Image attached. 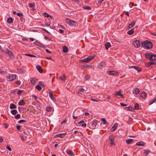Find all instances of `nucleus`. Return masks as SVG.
I'll return each instance as SVG.
<instances>
[{"label":"nucleus","mask_w":156,"mask_h":156,"mask_svg":"<svg viewBox=\"0 0 156 156\" xmlns=\"http://www.w3.org/2000/svg\"><path fill=\"white\" fill-rule=\"evenodd\" d=\"M142 47L145 48L150 49L151 48L152 44L151 42L149 41H144L142 42Z\"/></svg>","instance_id":"obj_1"},{"label":"nucleus","mask_w":156,"mask_h":156,"mask_svg":"<svg viewBox=\"0 0 156 156\" xmlns=\"http://www.w3.org/2000/svg\"><path fill=\"white\" fill-rule=\"evenodd\" d=\"M66 21L68 24L70 26H74L77 23L76 21L68 18H66Z\"/></svg>","instance_id":"obj_2"},{"label":"nucleus","mask_w":156,"mask_h":156,"mask_svg":"<svg viewBox=\"0 0 156 156\" xmlns=\"http://www.w3.org/2000/svg\"><path fill=\"white\" fill-rule=\"evenodd\" d=\"M115 136L113 135H110L109 136V139L110 141V145L111 146L115 145Z\"/></svg>","instance_id":"obj_3"},{"label":"nucleus","mask_w":156,"mask_h":156,"mask_svg":"<svg viewBox=\"0 0 156 156\" xmlns=\"http://www.w3.org/2000/svg\"><path fill=\"white\" fill-rule=\"evenodd\" d=\"M133 45L136 48H138L140 46V42L139 40H136L133 41Z\"/></svg>","instance_id":"obj_4"},{"label":"nucleus","mask_w":156,"mask_h":156,"mask_svg":"<svg viewBox=\"0 0 156 156\" xmlns=\"http://www.w3.org/2000/svg\"><path fill=\"white\" fill-rule=\"evenodd\" d=\"M94 58L93 56H89L88 57L86 58L85 59H83L82 60H80V61L81 62H88L90 61L91 60H92V59H94Z\"/></svg>","instance_id":"obj_5"},{"label":"nucleus","mask_w":156,"mask_h":156,"mask_svg":"<svg viewBox=\"0 0 156 156\" xmlns=\"http://www.w3.org/2000/svg\"><path fill=\"white\" fill-rule=\"evenodd\" d=\"M107 73L109 75L114 76H118L119 73L116 71L111 70L108 71H107Z\"/></svg>","instance_id":"obj_6"},{"label":"nucleus","mask_w":156,"mask_h":156,"mask_svg":"<svg viewBox=\"0 0 156 156\" xmlns=\"http://www.w3.org/2000/svg\"><path fill=\"white\" fill-rule=\"evenodd\" d=\"M106 63L105 62H100L98 65V68L100 69H102L106 66Z\"/></svg>","instance_id":"obj_7"},{"label":"nucleus","mask_w":156,"mask_h":156,"mask_svg":"<svg viewBox=\"0 0 156 156\" xmlns=\"http://www.w3.org/2000/svg\"><path fill=\"white\" fill-rule=\"evenodd\" d=\"M16 78V75L11 74L7 77V79L9 81H11Z\"/></svg>","instance_id":"obj_8"},{"label":"nucleus","mask_w":156,"mask_h":156,"mask_svg":"<svg viewBox=\"0 0 156 156\" xmlns=\"http://www.w3.org/2000/svg\"><path fill=\"white\" fill-rule=\"evenodd\" d=\"M6 52L7 54L8 55L9 57L11 58V59H13L14 58V57L12 53L10 51H9L7 48L6 50Z\"/></svg>","instance_id":"obj_9"},{"label":"nucleus","mask_w":156,"mask_h":156,"mask_svg":"<svg viewBox=\"0 0 156 156\" xmlns=\"http://www.w3.org/2000/svg\"><path fill=\"white\" fill-rule=\"evenodd\" d=\"M140 95L142 98H145L147 96V93L145 92L142 91L140 94Z\"/></svg>","instance_id":"obj_10"},{"label":"nucleus","mask_w":156,"mask_h":156,"mask_svg":"<svg viewBox=\"0 0 156 156\" xmlns=\"http://www.w3.org/2000/svg\"><path fill=\"white\" fill-rule=\"evenodd\" d=\"M38 80L35 78H33L30 79V82L31 84L34 85L37 82Z\"/></svg>","instance_id":"obj_11"},{"label":"nucleus","mask_w":156,"mask_h":156,"mask_svg":"<svg viewBox=\"0 0 156 156\" xmlns=\"http://www.w3.org/2000/svg\"><path fill=\"white\" fill-rule=\"evenodd\" d=\"M136 23V21L134 20L133 21L130 23L129 24V25L128 26V28H130L133 27L135 24Z\"/></svg>","instance_id":"obj_12"},{"label":"nucleus","mask_w":156,"mask_h":156,"mask_svg":"<svg viewBox=\"0 0 156 156\" xmlns=\"http://www.w3.org/2000/svg\"><path fill=\"white\" fill-rule=\"evenodd\" d=\"M66 133H60L59 134H58L57 135H55L56 137H60V138H62L65 135H66Z\"/></svg>","instance_id":"obj_13"},{"label":"nucleus","mask_w":156,"mask_h":156,"mask_svg":"<svg viewBox=\"0 0 156 156\" xmlns=\"http://www.w3.org/2000/svg\"><path fill=\"white\" fill-rule=\"evenodd\" d=\"M140 92L139 89L137 88H135L133 90V93L136 94H138Z\"/></svg>","instance_id":"obj_14"},{"label":"nucleus","mask_w":156,"mask_h":156,"mask_svg":"<svg viewBox=\"0 0 156 156\" xmlns=\"http://www.w3.org/2000/svg\"><path fill=\"white\" fill-rule=\"evenodd\" d=\"M156 64L155 62H150L147 63L146 64V66L147 67H149L151 66L152 65H155Z\"/></svg>","instance_id":"obj_15"},{"label":"nucleus","mask_w":156,"mask_h":156,"mask_svg":"<svg viewBox=\"0 0 156 156\" xmlns=\"http://www.w3.org/2000/svg\"><path fill=\"white\" fill-rule=\"evenodd\" d=\"M25 104V102L22 100H20L18 102V105L20 106H24Z\"/></svg>","instance_id":"obj_16"},{"label":"nucleus","mask_w":156,"mask_h":156,"mask_svg":"<svg viewBox=\"0 0 156 156\" xmlns=\"http://www.w3.org/2000/svg\"><path fill=\"white\" fill-rule=\"evenodd\" d=\"M105 48L107 50H108L109 48L111 47V45L110 43L107 42L105 44Z\"/></svg>","instance_id":"obj_17"},{"label":"nucleus","mask_w":156,"mask_h":156,"mask_svg":"<svg viewBox=\"0 0 156 156\" xmlns=\"http://www.w3.org/2000/svg\"><path fill=\"white\" fill-rule=\"evenodd\" d=\"M152 54L151 53L149 54L148 53H146L145 54L146 57L150 60V58H151V55Z\"/></svg>","instance_id":"obj_18"},{"label":"nucleus","mask_w":156,"mask_h":156,"mask_svg":"<svg viewBox=\"0 0 156 156\" xmlns=\"http://www.w3.org/2000/svg\"><path fill=\"white\" fill-rule=\"evenodd\" d=\"M66 152L69 155H70L71 156H74V154L71 151L69 150H68L66 151Z\"/></svg>","instance_id":"obj_19"},{"label":"nucleus","mask_w":156,"mask_h":156,"mask_svg":"<svg viewBox=\"0 0 156 156\" xmlns=\"http://www.w3.org/2000/svg\"><path fill=\"white\" fill-rule=\"evenodd\" d=\"M36 45L41 48H43L44 46L39 42L36 41L34 43Z\"/></svg>","instance_id":"obj_20"},{"label":"nucleus","mask_w":156,"mask_h":156,"mask_svg":"<svg viewBox=\"0 0 156 156\" xmlns=\"http://www.w3.org/2000/svg\"><path fill=\"white\" fill-rule=\"evenodd\" d=\"M136 145L137 146H143L145 145V144L143 142H139L136 143Z\"/></svg>","instance_id":"obj_21"},{"label":"nucleus","mask_w":156,"mask_h":156,"mask_svg":"<svg viewBox=\"0 0 156 156\" xmlns=\"http://www.w3.org/2000/svg\"><path fill=\"white\" fill-rule=\"evenodd\" d=\"M115 95H117V96H119L122 98H124L123 95L121 93V92L120 91L116 92H115Z\"/></svg>","instance_id":"obj_22"},{"label":"nucleus","mask_w":156,"mask_h":156,"mask_svg":"<svg viewBox=\"0 0 156 156\" xmlns=\"http://www.w3.org/2000/svg\"><path fill=\"white\" fill-rule=\"evenodd\" d=\"M98 122L97 121H95L93 122L92 124V127L93 128H95V127L97 125Z\"/></svg>","instance_id":"obj_23"},{"label":"nucleus","mask_w":156,"mask_h":156,"mask_svg":"<svg viewBox=\"0 0 156 156\" xmlns=\"http://www.w3.org/2000/svg\"><path fill=\"white\" fill-rule=\"evenodd\" d=\"M118 126V123H115L114 124L113 126H112V127L111 129L112 130V131H114L115 130V129Z\"/></svg>","instance_id":"obj_24"},{"label":"nucleus","mask_w":156,"mask_h":156,"mask_svg":"<svg viewBox=\"0 0 156 156\" xmlns=\"http://www.w3.org/2000/svg\"><path fill=\"white\" fill-rule=\"evenodd\" d=\"M41 66L39 65L36 66V68L38 71L40 73H42L43 71V70L41 68Z\"/></svg>","instance_id":"obj_25"},{"label":"nucleus","mask_w":156,"mask_h":156,"mask_svg":"<svg viewBox=\"0 0 156 156\" xmlns=\"http://www.w3.org/2000/svg\"><path fill=\"white\" fill-rule=\"evenodd\" d=\"M156 59V55L154 54H152L151 55V58L150 60L151 61L154 60Z\"/></svg>","instance_id":"obj_26"},{"label":"nucleus","mask_w":156,"mask_h":156,"mask_svg":"<svg viewBox=\"0 0 156 156\" xmlns=\"http://www.w3.org/2000/svg\"><path fill=\"white\" fill-rule=\"evenodd\" d=\"M63 51L64 53H66V52H68V48L66 46H64L63 47Z\"/></svg>","instance_id":"obj_27"},{"label":"nucleus","mask_w":156,"mask_h":156,"mask_svg":"<svg viewBox=\"0 0 156 156\" xmlns=\"http://www.w3.org/2000/svg\"><path fill=\"white\" fill-rule=\"evenodd\" d=\"M16 108V105L13 103H12L10 105V108L11 109H13L14 108Z\"/></svg>","instance_id":"obj_28"},{"label":"nucleus","mask_w":156,"mask_h":156,"mask_svg":"<svg viewBox=\"0 0 156 156\" xmlns=\"http://www.w3.org/2000/svg\"><path fill=\"white\" fill-rule=\"evenodd\" d=\"M52 110V107L50 106H47L46 107V110L48 112H50Z\"/></svg>","instance_id":"obj_29"},{"label":"nucleus","mask_w":156,"mask_h":156,"mask_svg":"<svg viewBox=\"0 0 156 156\" xmlns=\"http://www.w3.org/2000/svg\"><path fill=\"white\" fill-rule=\"evenodd\" d=\"M134 29H132L128 31L127 32V34L129 35H132L134 33Z\"/></svg>","instance_id":"obj_30"},{"label":"nucleus","mask_w":156,"mask_h":156,"mask_svg":"<svg viewBox=\"0 0 156 156\" xmlns=\"http://www.w3.org/2000/svg\"><path fill=\"white\" fill-rule=\"evenodd\" d=\"M13 21L12 18V17H9L7 19V22L8 23H11Z\"/></svg>","instance_id":"obj_31"},{"label":"nucleus","mask_w":156,"mask_h":156,"mask_svg":"<svg viewBox=\"0 0 156 156\" xmlns=\"http://www.w3.org/2000/svg\"><path fill=\"white\" fill-rule=\"evenodd\" d=\"M82 8L83 9L86 10H91V8L89 6H83Z\"/></svg>","instance_id":"obj_32"},{"label":"nucleus","mask_w":156,"mask_h":156,"mask_svg":"<svg viewBox=\"0 0 156 156\" xmlns=\"http://www.w3.org/2000/svg\"><path fill=\"white\" fill-rule=\"evenodd\" d=\"M16 15L20 17V20H21V19L23 18V15L22 13L20 12H18L17 13Z\"/></svg>","instance_id":"obj_33"},{"label":"nucleus","mask_w":156,"mask_h":156,"mask_svg":"<svg viewBox=\"0 0 156 156\" xmlns=\"http://www.w3.org/2000/svg\"><path fill=\"white\" fill-rule=\"evenodd\" d=\"M11 112L13 115H16L17 112V110L16 109L12 110L11 111Z\"/></svg>","instance_id":"obj_34"},{"label":"nucleus","mask_w":156,"mask_h":156,"mask_svg":"<svg viewBox=\"0 0 156 156\" xmlns=\"http://www.w3.org/2000/svg\"><path fill=\"white\" fill-rule=\"evenodd\" d=\"M133 140L132 139H129L126 140V143L127 144H129L131 143Z\"/></svg>","instance_id":"obj_35"},{"label":"nucleus","mask_w":156,"mask_h":156,"mask_svg":"<svg viewBox=\"0 0 156 156\" xmlns=\"http://www.w3.org/2000/svg\"><path fill=\"white\" fill-rule=\"evenodd\" d=\"M49 97L51 99L53 100L54 99V97H53V96L52 93L51 92H49Z\"/></svg>","instance_id":"obj_36"},{"label":"nucleus","mask_w":156,"mask_h":156,"mask_svg":"<svg viewBox=\"0 0 156 156\" xmlns=\"http://www.w3.org/2000/svg\"><path fill=\"white\" fill-rule=\"evenodd\" d=\"M36 88L39 90H41L42 88L39 85H37L36 87Z\"/></svg>","instance_id":"obj_37"},{"label":"nucleus","mask_w":156,"mask_h":156,"mask_svg":"<svg viewBox=\"0 0 156 156\" xmlns=\"http://www.w3.org/2000/svg\"><path fill=\"white\" fill-rule=\"evenodd\" d=\"M101 120L103 122L104 124H108V123L107 122L106 120L104 118L101 119Z\"/></svg>","instance_id":"obj_38"},{"label":"nucleus","mask_w":156,"mask_h":156,"mask_svg":"<svg viewBox=\"0 0 156 156\" xmlns=\"http://www.w3.org/2000/svg\"><path fill=\"white\" fill-rule=\"evenodd\" d=\"M135 109H138L139 108V105L138 103H136L134 105Z\"/></svg>","instance_id":"obj_39"},{"label":"nucleus","mask_w":156,"mask_h":156,"mask_svg":"<svg viewBox=\"0 0 156 156\" xmlns=\"http://www.w3.org/2000/svg\"><path fill=\"white\" fill-rule=\"evenodd\" d=\"M150 152V151L147 150H146L145 151V155L147 156Z\"/></svg>","instance_id":"obj_40"},{"label":"nucleus","mask_w":156,"mask_h":156,"mask_svg":"<svg viewBox=\"0 0 156 156\" xmlns=\"http://www.w3.org/2000/svg\"><path fill=\"white\" fill-rule=\"evenodd\" d=\"M20 117V114H18L14 116V118L16 119H18Z\"/></svg>","instance_id":"obj_41"},{"label":"nucleus","mask_w":156,"mask_h":156,"mask_svg":"<svg viewBox=\"0 0 156 156\" xmlns=\"http://www.w3.org/2000/svg\"><path fill=\"white\" fill-rule=\"evenodd\" d=\"M25 55L30 56L32 57H36V56L35 55H31L30 54H25Z\"/></svg>","instance_id":"obj_42"},{"label":"nucleus","mask_w":156,"mask_h":156,"mask_svg":"<svg viewBox=\"0 0 156 156\" xmlns=\"http://www.w3.org/2000/svg\"><path fill=\"white\" fill-rule=\"evenodd\" d=\"M35 6V4L34 3H30L29 4V6L31 8Z\"/></svg>","instance_id":"obj_43"},{"label":"nucleus","mask_w":156,"mask_h":156,"mask_svg":"<svg viewBox=\"0 0 156 156\" xmlns=\"http://www.w3.org/2000/svg\"><path fill=\"white\" fill-rule=\"evenodd\" d=\"M156 101V98H154L152 101L151 102L149 103V105H151L153 104Z\"/></svg>","instance_id":"obj_44"},{"label":"nucleus","mask_w":156,"mask_h":156,"mask_svg":"<svg viewBox=\"0 0 156 156\" xmlns=\"http://www.w3.org/2000/svg\"><path fill=\"white\" fill-rule=\"evenodd\" d=\"M23 91V90H18L17 92V94L18 95H21Z\"/></svg>","instance_id":"obj_45"},{"label":"nucleus","mask_w":156,"mask_h":156,"mask_svg":"<svg viewBox=\"0 0 156 156\" xmlns=\"http://www.w3.org/2000/svg\"><path fill=\"white\" fill-rule=\"evenodd\" d=\"M59 79L61 80H64L65 79H66V77L64 75H63V77H62V76H59Z\"/></svg>","instance_id":"obj_46"},{"label":"nucleus","mask_w":156,"mask_h":156,"mask_svg":"<svg viewBox=\"0 0 156 156\" xmlns=\"http://www.w3.org/2000/svg\"><path fill=\"white\" fill-rule=\"evenodd\" d=\"M20 73H23L24 72H25V70L23 68H21L20 69Z\"/></svg>","instance_id":"obj_47"},{"label":"nucleus","mask_w":156,"mask_h":156,"mask_svg":"<svg viewBox=\"0 0 156 156\" xmlns=\"http://www.w3.org/2000/svg\"><path fill=\"white\" fill-rule=\"evenodd\" d=\"M127 110H128L129 111H132L133 110V108L131 107H128L126 108Z\"/></svg>","instance_id":"obj_48"},{"label":"nucleus","mask_w":156,"mask_h":156,"mask_svg":"<svg viewBox=\"0 0 156 156\" xmlns=\"http://www.w3.org/2000/svg\"><path fill=\"white\" fill-rule=\"evenodd\" d=\"M20 136L21 139L23 141H24L25 140L24 138V136L23 134H20Z\"/></svg>","instance_id":"obj_49"},{"label":"nucleus","mask_w":156,"mask_h":156,"mask_svg":"<svg viewBox=\"0 0 156 156\" xmlns=\"http://www.w3.org/2000/svg\"><path fill=\"white\" fill-rule=\"evenodd\" d=\"M6 149L7 150H9L10 151H12V149L9 146H7L6 147Z\"/></svg>","instance_id":"obj_50"},{"label":"nucleus","mask_w":156,"mask_h":156,"mask_svg":"<svg viewBox=\"0 0 156 156\" xmlns=\"http://www.w3.org/2000/svg\"><path fill=\"white\" fill-rule=\"evenodd\" d=\"M90 78V76L89 75H86L85 76V80H87Z\"/></svg>","instance_id":"obj_51"},{"label":"nucleus","mask_w":156,"mask_h":156,"mask_svg":"<svg viewBox=\"0 0 156 156\" xmlns=\"http://www.w3.org/2000/svg\"><path fill=\"white\" fill-rule=\"evenodd\" d=\"M15 83L18 85H20L21 84V82L19 80L16 81Z\"/></svg>","instance_id":"obj_52"},{"label":"nucleus","mask_w":156,"mask_h":156,"mask_svg":"<svg viewBox=\"0 0 156 156\" xmlns=\"http://www.w3.org/2000/svg\"><path fill=\"white\" fill-rule=\"evenodd\" d=\"M44 14L45 15V17H49V16H50V15H49L48 14H47L46 13H44Z\"/></svg>","instance_id":"obj_53"},{"label":"nucleus","mask_w":156,"mask_h":156,"mask_svg":"<svg viewBox=\"0 0 156 156\" xmlns=\"http://www.w3.org/2000/svg\"><path fill=\"white\" fill-rule=\"evenodd\" d=\"M26 121V120H21L18 121V122L20 123L23 122H25Z\"/></svg>","instance_id":"obj_54"},{"label":"nucleus","mask_w":156,"mask_h":156,"mask_svg":"<svg viewBox=\"0 0 156 156\" xmlns=\"http://www.w3.org/2000/svg\"><path fill=\"white\" fill-rule=\"evenodd\" d=\"M86 126V124L85 123H83L81 125V126L83 127L84 128Z\"/></svg>","instance_id":"obj_55"},{"label":"nucleus","mask_w":156,"mask_h":156,"mask_svg":"<svg viewBox=\"0 0 156 156\" xmlns=\"http://www.w3.org/2000/svg\"><path fill=\"white\" fill-rule=\"evenodd\" d=\"M20 127H21V126L20 125H18V126H16V127L17 129L18 130H20Z\"/></svg>","instance_id":"obj_56"},{"label":"nucleus","mask_w":156,"mask_h":156,"mask_svg":"<svg viewBox=\"0 0 156 156\" xmlns=\"http://www.w3.org/2000/svg\"><path fill=\"white\" fill-rule=\"evenodd\" d=\"M67 119H66L65 120H63V121H62L61 122V123L62 124H63L64 123H66V122H67Z\"/></svg>","instance_id":"obj_57"},{"label":"nucleus","mask_w":156,"mask_h":156,"mask_svg":"<svg viewBox=\"0 0 156 156\" xmlns=\"http://www.w3.org/2000/svg\"><path fill=\"white\" fill-rule=\"evenodd\" d=\"M104 0H98V3L100 4H101V3L104 1Z\"/></svg>","instance_id":"obj_58"},{"label":"nucleus","mask_w":156,"mask_h":156,"mask_svg":"<svg viewBox=\"0 0 156 156\" xmlns=\"http://www.w3.org/2000/svg\"><path fill=\"white\" fill-rule=\"evenodd\" d=\"M90 100L92 101H94L98 102V100H96L94 99H93V98H91Z\"/></svg>","instance_id":"obj_59"},{"label":"nucleus","mask_w":156,"mask_h":156,"mask_svg":"<svg viewBox=\"0 0 156 156\" xmlns=\"http://www.w3.org/2000/svg\"><path fill=\"white\" fill-rule=\"evenodd\" d=\"M59 31L62 34L64 32V31L62 29L59 30Z\"/></svg>","instance_id":"obj_60"},{"label":"nucleus","mask_w":156,"mask_h":156,"mask_svg":"<svg viewBox=\"0 0 156 156\" xmlns=\"http://www.w3.org/2000/svg\"><path fill=\"white\" fill-rule=\"evenodd\" d=\"M79 90L80 91H81V92H83V91L84 90V89H83V88H80L79 89Z\"/></svg>","instance_id":"obj_61"},{"label":"nucleus","mask_w":156,"mask_h":156,"mask_svg":"<svg viewBox=\"0 0 156 156\" xmlns=\"http://www.w3.org/2000/svg\"><path fill=\"white\" fill-rule=\"evenodd\" d=\"M45 51H46V52H47L49 53H50V54H51V52L49 51L48 49H46L45 50Z\"/></svg>","instance_id":"obj_62"},{"label":"nucleus","mask_w":156,"mask_h":156,"mask_svg":"<svg viewBox=\"0 0 156 156\" xmlns=\"http://www.w3.org/2000/svg\"><path fill=\"white\" fill-rule=\"evenodd\" d=\"M45 58L48 59H52V58H51V56L48 57H45Z\"/></svg>","instance_id":"obj_63"},{"label":"nucleus","mask_w":156,"mask_h":156,"mask_svg":"<svg viewBox=\"0 0 156 156\" xmlns=\"http://www.w3.org/2000/svg\"><path fill=\"white\" fill-rule=\"evenodd\" d=\"M38 84L39 85H41L42 86H43V84H42V83L41 82H39L38 83Z\"/></svg>","instance_id":"obj_64"}]
</instances>
